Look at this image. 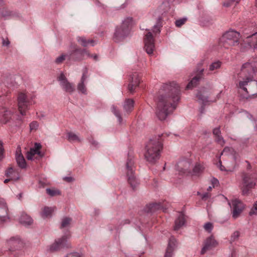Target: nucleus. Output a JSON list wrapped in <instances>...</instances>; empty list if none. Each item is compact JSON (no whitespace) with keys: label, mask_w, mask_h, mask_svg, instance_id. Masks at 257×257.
I'll use <instances>...</instances> for the list:
<instances>
[{"label":"nucleus","mask_w":257,"mask_h":257,"mask_svg":"<svg viewBox=\"0 0 257 257\" xmlns=\"http://www.w3.org/2000/svg\"><path fill=\"white\" fill-rule=\"evenodd\" d=\"M197 97H198V99L201 101L203 104L205 103L208 101L207 98L204 96L202 94H201L200 92H198L197 94Z\"/></svg>","instance_id":"obj_43"},{"label":"nucleus","mask_w":257,"mask_h":257,"mask_svg":"<svg viewBox=\"0 0 257 257\" xmlns=\"http://www.w3.org/2000/svg\"><path fill=\"white\" fill-rule=\"evenodd\" d=\"M4 0H0V17L7 18L11 16V12L4 6Z\"/></svg>","instance_id":"obj_28"},{"label":"nucleus","mask_w":257,"mask_h":257,"mask_svg":"<svg viewBox=\"0 0 257 257\" xmlns=\"http://www.w3.org/2000/svg\"><path fill=\"white\" fill-rule=\"evenodd\" d=\"M46 192L51 196H54L60 194L59 191L55 189H47Z\"/></svg>","instance_id":"obj_40"},{"label":"nucleus","mask_w":257,"mask_h":257,"mask_svg":"<svg viewBox=\"0 0 257 257\" xmlns=\"http://www.w3.org/2000/svg\"><path fill=\"white\" fill-rule=\"evenodd\" d=\"M255 185V181L252 174L246 173L242 176V182L240 186L243 195L248 194L249 190Z\"/></svg>","instance_id":"obj_8"},{"label":"nucleus","mask_w":257,"mask_h":257,"mask_svg":"<svg viewBox=\"0 0 257 257\" xmlns=\"http://www.w3.org/2000/svg\"><path fill=\"white\" fill-rule=\"evenodd\" d=\"M144 48L146 52L151 55L153 53L155 48L154 40L151 32H148L144 38Z\"/></svg>","instance_id":"obj_13"},{"label":"nucleus","mask_w":257,"mask_h":257,"mask_svg":"<svg viewBox=\"0 0 257 257\" xmlns=\"http://www.w3.org/2000/svg\"><path fill=\"white\" fill-rule=\"evenodd\" d=\"M245 114L246 115L247 117L249 119H251L252 118V115H251V114H249V113H248V112H245Z\"/></svg>","instance_id":"obj_57"},{"label":"nucleus","mask_w":257,"mask_h":257,"mask_svg":"<svg viewBox=\"0 0 257 257\" xmlns=\"http://www.w3.org/2000/svg\"><path fill=\"white\" fill-rule=\"evenodd\" d=\"M240 33L233 30L226 32L222 36L221 42L225 48L238 44Z\"/></svg>","instance_id":"obj_6"},{"label":"nucleus","mask_w":257,"mask_h":257,"mask_svg":"<svg viewBox=\"0 0 257 257\" xmlns=\"http://www.w3.org/2000/svg\"><path fill=\"white\" fill-rule=\"evenodd\" d=\"M68 236V235H65L61 238L56 239L55 242L50 246L49 250L51 251H54L58 250L62 247H68L69 246L67 243Z\"/></svg>","instance_id":"obj_12"},{"label":"nucleus","mask_w":257,"mask_h":257,"mask_svg":"<svg viewBox=\"0 0 257 257\" xmlns=\"http://www.w3.org/2000/svg\"><path fill=\"white\" fill-rule=\"evenodd\" d=\"M240 0H225L223 4L225 7H229L233 5L238 4Z\"/></svg>","instance_id":"obj_35"},{"label":"nucleus","mask_w":257,"mask_h":257,"mask_svg":"<svg viewBox=\"0 0 257 257\" xmlns=\"http://www.w3.org/2000/svg\"><path fill=\"white\" fill-rule=\"evenodd\" d=\"M218 245L217 241L214 237L211 236L206 239L204 242L203 246L201 249V253L204 254L207 251L210 250L216 247Z\"/></svg>","instance_id":"obj_16"},{"label":"nucleus","mask_w":257,"mask_h":257,"mask_svg":"<svg viewBox=\"0 0 257 257\" xmlns=\"http://www.w3.org/2000/svg\"><path fill=\"white\" fill-rule=\"evenodd\" d=\"M257 71V56L244 63L238 77V87L248 95H253L257 92V82L254 75Z\"/></svg>","instance_id":"obj_2"},{"label":"nucleus","mask_w":257,"mask_h":257,"mask_svg":"<svg viewBox=\"0 0 257 257\" xmlns=\"http://www.w3.org/2000/svg\"><path fill=\"white\" fill-rule=\"evenodd\" d=\"M252 38L254 39H257V33H254V34H252ZM253 45H257V41H256L255 42H254L253 43Z\"/></svg>","instance_id":"obj_55"},{"label":"nucleus","mask_w":257,"mask_h":257,"mask_svg":"<svg viewBox=\"0 0 257 257\" xmlns=\"http://www.w3.org/2000/svg\"><path fill=\"white\" fill-rule=\"evenodd\" d=\"M176 247V240L174 237H171L169 240L168 246L165 254V257H172L173 252Z\"/></svg>","instance_id":"obj_20"},{"label":"nucleus","mask_w":257,"mask_h":257,"mask_svg":"<svg viewBox=\"0 0 257 257\" xmlns=\"http://www.w3.org/2000/svg\"><path fill=\"white\" fill-rule=\"evenodd\" d=\"M133 24V19L132 18H127L125 19L122 24V32H120L119 30H117L116 31V34H120L121 36L124 37L126 32L127 31L128 28L132 26Z\"/></svg>","instance_id":"obj_21"},{"label":"nucleus","mask_w":257,"mask_h":257,"mask_svg":"<svg viewBox=\"0 0 257 257\" xmlns=\"http://www.w3.org/2000/svg\"><path fill=\"white\" fill-rule=\"evenodd\" d=\"M185 223V218L184 215L180 214L177 219L175 220L174 230L179 229Z\"/></svg>","instance_id":"obj_30"},{"label":"nucleus","mask_w":257,"mask_h":257,"mask_svg":"<svg viewBox=\"0 0 257 257\" xmlns=\"http://www.w3.org/2000/svg\"><path fill=\"white\" fill-rule=\"evenodd\" d=\"M6 175L7 177L14 180H17L20 178L19 170L12 167L9 168L6 171Z\"/></svg>","instance_id":"obj_24"},{"label":"nucleus","mask_w":257,"mask_h":257,"mask_svg":"<svg viewBox=\"0 0 257 257\" xmlns=\"http://www.w3.org/2000/svg\"><path fill=\"white\" fill-rule=\"evenodd\" d=\"M77 40L81 46L84 47H87L88 45L93 46L95 44V42L93 40L86 39L84 37H78Z\"/></svg>","instance_id":"obj_27"},{"label":"nucleus","mask_w":257,"mask_h":257,"mask_svg":"<svg viewBox=\"0 0 257 257\" xmlns=\"http://www.w3.org/2000/svg\"><path fill=\"white\" fill-rule=\"evenodd\" d=\"M3 83L6 86H7L8 87L11 86V84L10 83H9V78H6V79H4L3 80Z\"/></svg>","instance_id":"obj_52"},{"label":"nucleus","mask_w":257,"mask_h":257,"mask_svg":"<svg viewBox=\"0 0 257 257\" xmlns=\"http://www.w3.org/2000/svg\"><path fill=\"white\" fill-rule=\"evenodd\" d=\"M84 82H80L77 86L78 90L82 93L85 94L86 92V88L84 84Z\"/></svg>","instance_id":"obj_41"},{"label":"nucleus","mask_w":257,"mask_h":257,"mask_svg":"<svg viewBox=\"0 0 257 257\" xmlns=\"http://www.w3.org/2000/svg\"><path fill=\"white\" fill-rule=\"evenodd\" d=\"M91 143L93 145L95 146H96L98 144L97 142H95V141H92Z\"/></svg>","instance_id":"obj_59"},{"label":"nucleus","mask_w":257,"mask_h":257,"mask_svg":"<svg viewBox=\"0 0 257 257\" xmlns=\"http://www.w3.org/2000/svg\"><path fill=\"white\" fill-rule=\"evenodd\" d=\"M32 98L24 91L19 92L17 96L19 111L22 115H26V111L32 104Z\"/></svg>","instance_id":"obj_4"},{"label":"nucleus","mask_w":257,"mask_h":257,"mask_svg":"<svg viewBox=\"0 0 257 257\" xmlns=\"http://www.w3.org/2000/svg\"><path fill=\"white\" fill-rule=\"evenodd\" d=\"M67 58L69 60V53L63 54L56 59L55 62L58 64H61Z\"/></svg>","instance_id":"obj_36"},{"label":"nucleus","mask_w":257,"mask_h":257,"mask_svg":"<svg viewBox=\"0 0 257 257\" xmlns=\"http://www.w3.org/2000/svg\"><path fill=\"white\" fill-rule=\"evenodd\" d=\"M11 180H12V179H11L10 178H9V179H6L5 181H4V183L5 184H7L8 183L9 181H10Z\"/></svg>","instance_id":"obj_61"},{"label":"nucleus","mask_w":257,"mask_h":257,"mask_svg":"<svg viewBox=\"0 0 257 257\" xmlns=\"http://www.w3.org/2000/svg\"><path fill=\"white\" fill-rule=\"evenodd\" d=\"M203 71V69L201 70L200 73L192 78V79L190 81V82L187 85L186 89H192V88L196 86L198 84L200 79L201 78V76H202Z\"/></svg>","instance_id":"obj_26"},{"label":"nucleus","mask_w":257,"mask_h":257,"mask_svg":"<svg viewBox=\"0 0 257 257\" xmlns=\"http://www.w3.org/2000/svg\"><path fill=\"white\" fill-rule=\"evenodd\" d=\"M67 138L69 141L72 142H80L81 140L79 137L75 134L72 132H69L67 133Z\"/></svg>","instance_id":"obj_32"},{"label":"nucleus","mask_w":257,"mask_h":257,"mask_svg":"<svg viewBox=\"0 0 257 257\" xmlns=\"http://www.w3.org/2000/svg\"><path fill=\"white\" fill-rule=\"evenodd\" d=\"M257 41V39H254L252 38V35L246 37V42L249 43L250 47H252L254 48H257V45H253V43Z\"/></svg>","instance_id":"obj_38"},{"label":"nucleus","mask_w":257,"mask_h":257,"mask_svg":"<svg viewBox=\"0 0 257 257\" xmlns=\"http://www.w3.org/2000/svg\"><path fill=\"white\" fill-rule=\"evenodd\" d=\"M38 126H39V124L37 121H34L32 122L30 124V131L31 132L36 131L37 130V129L38 128Z\"/></svg>","instance_id":"obj_45"},{"label":"nucleus","mask_w":257,"mask_h":257,"mask_svg":"<svg viewBox=\"0 0 257 257\" xmlns=\"http://www.w3.org/2000/svg\"><path fill=\"white\" fill-rule=\"evenodd\" d=\"M215 141L216 142L219 144V145H220L221 146H223L225 144V141L223 139V138H222V137L220 135L219 136H216L215 137Z\"/></svg>","instance_id":"obj_48"},{"label":"nucleus","mask_w":257,"mask_h":257,"mask_svg":"<svg viewBox=\"0 0 257 257\" xmlns=\"http://www.w3.org/2000/svg\"><path fill=\"white\" fill-rule=\"evenodd\" d=\"M134 107V101L132 99H126L123 104V108L124 111V115H128L133 110Z\"/></svg>","instance_id":"obj_23"},{"label":"nucleus","mask_w":257,"mask_h":257,"mask_svg":"<svg viewBox=\"0 0 257 257\" xmlns=\"http://www.w3.org/2000/svg\"><path fill=\"white\" fill-rule=\"evenodd\" d=\"M65 257H84V256L81 252H72L68 253Z\"/></svg>","instance_id":"obj_42"},{"label":"nucleus","mask_w":257,"mask_h":257,"mask_svg":"<svg viewBox=\"0 0 257 257\" xmlns=\"http://www.w3.org/2000/svg\"><path fill=\"white\" fill-rule=\"evenodd\" d=\"M240 236V232L239 231H235L231 236V241H234L237 240Z\"/></svg>","instance_id":"obj_46"},{"label":"nucleus","mask_w":257,"mask_h":257,"mask_svg":"<svg viewBox=\"0 0 257 257\" xmlns=\"http://www.w3.org/2000/svg\"><path fill=\"white\" fill-rule=\"evenodd\" d=\"M163 144L159 137L151 139L147 143L144 152V157L150 163L155 164L160 157Z\"/></svg>","instance_id":"obj_3"},{"label":"nucleus","mask_w":257,"mask_h":257,"mask_svg":"<svg viewBox=\"0 0 257 257\" xmlns=\"http://www.w3.org/2000/svg\"><path fill=\"white\" fill-rule=\"evenodd\" d=\"M213 224L210 222H207L204 225V228L205 230L210 232L213 228Z\"/></svg>","instance_id":"obj_49"},{"label":"nucleus","mask_w":257,"mask_h":257,"mask_svg":"<svg viewBox=\"0 0 257 257\" xmlns=\"http://www.w3.org/2000/svg\"><path fill=\"white\" fill-rule=\"evenodd\" d=\"M140 82L139 74L137 72L132 73L129 78L128 90L130 93H133Z\"/></svg>","instance_id":"obj_15"},{"label":"nucleus","mask_w":257,"mask_h":257,"mask_svg":"<svg viewBox=\"0 0 257 257\" xmlns=\"http://www.w3.org/2000/svg\"><path fill=\"white\" fill-rule=\"evenodd\" d=\"M8 243L10 245H12L14 246V248H15V247H17V248L20 247L23 244L22 242L21 241V240H20V239L18 237H12L8 241Z\"/></svg>","instance_id":"obj_31"},{"label":"nucleus","mask_w":257,"mask_h":257,"mask_svg":"<svg viewBox=\"0 0 257 257\" xmlns=\"http://www.w3.org/2000/svg\"><path fill=\"white\" fill-rule=\"evenodd\" d=\"M205 166L203 163L197 162L194 165L189 175L192 177H199L204 171Z\"/></svg>","instance_id":"obj_19"},{"label":"nucleus","mask_w":257,"mask_h":257,"mask_svg":"<svg viewBox=\"0 0 257 257\" xmlns=\"http://www.w3.org/2000/svg\"><path fill=\"white\" fill-rule=\"evenodd\" d=\"M191 163L192 161L189 159H182L177 163L176 169L180 174L189 175Z\"/></svg>","instance_id":"obj_10"},{"label":"nucleus","mask_w":257,"mask_h":257,"mask_svg":"<svg viewBox=\"0 0 257 257\" xmlns=\"http://www.w3.org/2000/svg\"><path fill=\"white\" fill-rule=\"evenodd\" d=\"M16 159L19 166L21 168H25L26 167V161L21 154L20 149H18L16 154Z\"/></svg>","instance_id":"obj_25"},{"label":"nucleus","mask_w":257,"mask_h":257,"mask_svg":"<svg viewBox=\"0 0 257 257\" xmlns=\"http://www.w3.org/2000/svg\"><path fill=\"white\" fill-rule=\"evenodd\" d=\"M20 222L24 225H29L32 223V219L27 214L23 213L20 218Z\"/></svg>","instance_id":"obj_29"},{"label":"nucleus","mask_w":257,"mask_h":257,"mask_svg":"<svg viewBox=\"0 0 257 257\" xmlns=\"http://www.w3.org/2000/svg\"><path fill=\"white\" fill-rule=\"evenodd\" d=\"M8 207L5 201L0 198V220L5 221L8 217Z\"/></svg>","instance_id":"obj_22"},{"label":"nucleus","mask_w":257,"mask_h":257,"mask_svg":"<svg viewBox=\"0 0 257 257\" xmlns=\"http://www.w3.org/2000/svg\"><path fill=\"white\" fill-rule=\"evenodd\" d=\"M64 180L67 182H71L72 180V178L71 177H66L64 178Z\"/></svg>","instance_id":"obj_58"},{"label":"nucleus","mask_w":257,"mask_h":257,"mask_svg":"<svg viewBox=\"0 0 257 257\" xmlns=\"http://www.w3.org/2000/svg\"><path fill=\"white\" fill-rule=\"evenodd\" d=\"M57 80L62 89L66 92L71 94L75 91V85L68 81L63 73H61L58 76Z\"/></svg>","instance_id":"obj_9"},{"label":"nucleus","mask_w":257,"mask_h":257,"mask_svg":"<svg viewBox=\"0 0 257 257\" xmlns=\"http://www.w3.org/2000/svg\"><path fill=\"white\" fill-rule=\"evenodd\" d=\"M249 214L250 215H257V201L254 203Z\"/></svg>","instance_id":"obj_44"},{"label":"nucleus","mask_w":257,"mask_h":257,"mask_svg":"<svg viewBox=\"0 0 257 257\" xmlns=\"http://www.w3.org/2000/svg\"><path fill=\"white\" fill-rule=\"evenodd\" d=\"M157 29V31L156 32H158L159 33V32H160V30L159 29H158V27L155 26H154V29Z\"/></svg>","instance_id":"obj_64"},{"label":"nucleus","mask_w":257,"mask_h":257,"mask_svg":"<svg viewBox=\"0 0 257 257\" xmlns=\"http://www.w3.org/2000/svg\"><path fill=\"white\" fill-rule=\"evenodd\" d=\"M13 112L6 107H0V121L3 123L8 122L12 117Z\"/></svg>","instance_id":"obj_18"},{"label":"nucleus","mask_w":257,"mask_h":257,"mask_svg":"<svg viewBox=\"0 0 257 257\" xmlns=\"http://www.w3.org/2000/svg\"><path fill=\"white\" fill-rule=\"evenodd\" d=\"M186 18H182L176 21L175 25L177 27H180L186 22Z\"/></svg>","instance_id":"obj_47"},{"label":"nucleus","mask_w":257,"mask_h":257,"mask_svg":"<svg viewBox=\"0 0 257 257\" xmlns=\"http://www.w3.org/2000/svg\"><path fill=\"white\" fill-rule=\"evenodd\" d=\"M149 209L148 210V212H154L157 210H159L161 207V205L160 203H152L149 204L148 206Z\"/></svg>","instance_id":"obj_33"},{"label":"nucleus","mask_w":257,"mask_h":257,"mask_svg":"<svg viewBox=\"0 0 257 257\" xmlns=\"http://www.w3.org/2000/svg\"><path fill=\"white\" fill-rule=\"evenodd\" d=\"M221 65V62L219 61L214 62L209 66V70L213 71L216 69H219Z\"/></svg>","instance_id":"obj_37"},{"label":"nucleus","mask_w":257,"mask_h":257,"mask_svg":"<svg viewBox=\"0 0 257 257\" xmlns=\"http://www.w3.org/2000/svg\"><path fill=\"white\" fill-rule=\"evenodd\" d=\"M231 206V204L229 203ZM231 207L232 208V216L233 219L237 218L243 209L242 203L238 200L235 199L231 202Z\"/></svg>","instance_id":"obj_14"},{"label":"nucleus","mask_w":257,"mask_h":257,"mask_svg":"<svg viewBox=\"0 0 257 257\" xmlns=\"http://www.w3.org/2000/svg\"><path fill=\"white\" fill-rule=\"evenodd\" d=\"M4 149L3 148V143L0 140V160L3 158Z\"/></svg>","instance_id":"obj_51"},{"label":"nucleus","mask_w":257,"mask_h":257,"mask_svg":"<svg viewBox=\"0 0 257 257\" xmlns=\"http://www.w3.org/2000/svg\"><path fill=\"white\" fill-rule=\"evenodd\" d=\"M91 57L92 55L86 49H82L76 45H71L69 53V60L79 61Z\"/></svg>","instance_id":"obj_5"},{"label":"nucleus","mask_w":257,"mask_h":257,"mask_svg":"<svg viewBox=\"0 0 257 257\" xmlns=\"http://www.w3.org/2000/svg\"><path fill=\"white\" fill-rule=\"evenodd\" d=\"M86 78H87V76H86L85 73L84 72L83 74V75H82V76L81 77L80 82H84V81L86 80Z\"/></svg>","instance_id":"obj_54"},{"label":"nucleus","mask_w":257,"mask_h":257,"mask_svg":"<svg viewBox=\"0 0 257 257\" xmlns=\"http://www.w3.org/2000/svg\"><path fill=\"white\" fill-rule=\"evenodd\" d=\"M134 162L133 158H128L125 165V169L127 181L132 188L135 189L138 186L139 182L134 174Z\"/></svg>","instance_id":"obj_7"},{"label":"nucleus","mask_w":257,"mask_h":257,"mask_svg":"<svg viewBox=\"0 0 257 257\" xmlns=\"http://www.w3.org/2000/svg\"><path fill=\"white\" fill-rule=\"evenodd\" d=\"M3 44L4 46H8L9 44V41L3 40Z\"/></svg>","instance_id":"obj_56"},{"label":"nucleus","mask_w":257,"mask_h":257,"mask_svg":"<svg viewBox=\"0 0 257 257\" xmlns=\"http://www.w3.org/2000/svg\"><path fill=\"white\" fill-rule=\"evenodd\" d=\"M180 100V87L175 82L164 84L156 97V114L161 120H165L174 110Z\"/></svg>","instance_id":"obj_1"},{"label":"nucleus","mask_w":257,"mask_h":257,"mask_svg":"<svg viewBox=\"0 0 257 257\" xmlns=\"http://www.w3.org/2000/svg\"><path fill=\"white\" fill-rule=\"evenodd\" d=\"M231 257H236V254L235 251L231 253Z\"/></svg>","instance_id":"obj_60"},{"label":"nucleus","mask_w":257,"mask_h":257,"mask_svg":"<svg viewBox=\"0 0 257 257\" xmlns=\"http://www.w3.org/2000/svg\"><path fill=\"white\" fill-rule=\"evenodd\" d=\"M220 169L221 171H223V170H225L224 169V167L222 166V165H220Z\"/></svg>","instance_id":"obj_63"},{"label":"nucleus","mask_w":257,"mask_h":257,"mask_svg":"<svg viewBox=\"0 0 257 257\" xmlns=\"http://www.w3.org/2000/svg\"><path fill=\"white\" fill-rule=\"evenodd\" d=\"M213 134L214 137H216L221 135V132L219 127L215 128L213 131Z\"/></svg>","instance_id":"obj_50"},{"label":"nucleus","mask_w":257,"mask_h":257,"mask_svg":"<svg viewBox=\"0 0 257 257\" xmlns=\"http://www.w3.org/2000/svg\"><path fill=\"white\" fill-rule=\"evenodd\" d=\"M229 149L228 148H225L223 151V152L221 153V155H223V153H225L226 151L229 150Z\"/></svg>","instance_id":"obj_62"},{"label":"nucleus","mask_w":257,"mask_h":257,"mask_svg":"<svg viewBox=\"0 0 257 257\" xmlns=\"http://www.w3.org/2000/svg\"><path fill=\"white\" fill-rule=\"evenodd\" d=\"M41 146L40 144L35 143L34 147L31 148L30 150L27 152L26 158L28 160H38L41 158L43 155L40 152Z\"/></svg>","instance_id":"obj_11"},{"label":"nucleus","mask_w":257,"mask_h":257,"mask_svg":"<svg viewBox=\"0 0 257 257\" xmlns=\"http://www.w3.org/2000/svg\"><path fill=\"white\" fill-rule=\"evenodd\" d=\"M125 123V120L121 112L116 108H113V125L119 128Z\"/></svg>","instance_id":"obj_17"},{"label":"nucleus","mask_w":257,"mask_h":257,"mask_svg":"<svg viewBox=\"0 0 257 257\" xmlns=\"http://www.w3.org/2000/svg\"><path fill=\"white\" fill-rule=\"evenodd\" d=\"M210 197V195L208 193H205L203 194L201 196L202 199H204V200H206V199Z\"/></svg>","instance_id":"obj_53"},{"label":"nucleus","mask_w":257,"mask_h":257,"mask_svg":"<svg viewBox=\"0 0 257 257\" xmlns=\"http://www.w3.org/2000/svg\"><path fill=\"white\" fill-rule=\"evenodd\" d=\"M53 211V209L51 207H45L44 208L42 212V216L43 217H48L51 216Z\"/></svg>","instance_id":"obj_34"},{"label":"nucleus","mask_w":257,"mask_h":257,"mask_svg":"<svg viewBox=\"0 0 257 257\" xmlns=\"http://www.w3.org/2000/svg\"><path fill=\"white\" fill-rule=\"evenodd\" d=\"M72 221L71 218L69 217L64 218L62 220L61 227L64 228L68 226Z\"/></svg>","instance_id":"obj_39"}]
</instances>
